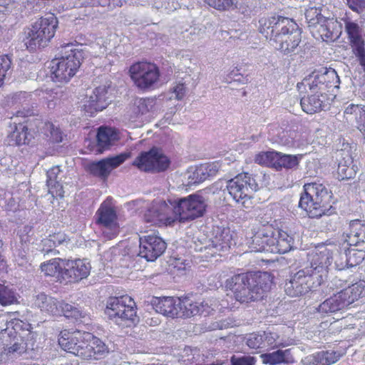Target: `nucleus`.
I'll return each mask as SVG.
<instances>
[{
	"mask_svg": "<svg viewBox=\"0 0 365 365\" xmlns=\"http://www.w3.org/2000/svg\"><path fill=\"white\" fill-rule=\"evenodd\" d=\"M331 250L319 245L309 252L308 264L292 276L284 285L286 294L292 297H299L316 290L327 279Z\"/></svg>",
	"mask_w": 365,
	"mask_h": 365,
	"instance_id": "nucleus-1",
	"label": "nucleus"
},
{
	"mask_svg": "<svg viewBox=\"0 0 365 365\" xmlns=\"http://www.w3.org/2000/svg\"><path fill=\"white\" fill-rule=\"evenodd\" d=\"M259 31L276 50L287 56L295 53L302 40V31L295 21L279 15L261 18Z\"/></svg>",
	"mask_w": 365,
	"mask_h": 365,
	"instance_id": "nucleus-2",
	"label": "nucleus"
},
{
	"mask_svg": "<svg viewBox=\"0 0 365 365\" xmlns=\"http://www.w3.org/2000/svg\"><path fill=\"white\" fill-rule=\"evenodd\" d=\"M37 337L31 324L14 319L0 332V365H12L27 349H34Z\"/></svg>",
	"mask_w": 365,
	"mask_h": 365,
	"instance_id": "nucleus-3",
	"label": "nucleus"
},
{
	"mask_svg": "<svg viewBox=\"0 0 365 365\" xmlns=\"http://www.w3.org/2000/svg\"><path fill=\"white\" fill-rule=\"evenodd\" d=\"M272 277L267 272H246L235 274L225 282V287L230 290L235 299L248 303L263 298L269 291Z\"/></svg>",
	"mask_w": 365,
	"mask_h": 365,
	"instance_id": "nucleus-4",
	"label": "nucleus"
},
{
	"mask_svg": "<svg viewBox=\"0 0 365 365\" xmlns=\"http://www.w3.org/2000/svg\"><path fill=\"white\" fill-rule=\"evenodd\" d=\"M76 41L63 43L60 56L51 63V78L56 82H68L78 70L83 58V53Z\"/></svg>",
	"mask_w": 365,
	"mask_h": 365,
	"instance_id": "nucleus-5",
	"label": "nucleus"
},
{
	"mask_svg": "<svg viewBox=\"0 0 365 365\" xmlns=\"http://www.w3.org/2000/svg\"><path fill=\"white\" fill-rule=\"evenodd\" d=\"M304 193L300 197L299 205L307 212L309 217L318 218L333 213L329 202L331 196L323 184L307 183L304 185Z\"/></svg>",
	"mask_w": 365,
	"mask_h": 365,
	"instance_id": "nucleus-6",
	"label": "nucleus"
},
{
	"mask_svg": "<svg viewBox=\"0 0 365 365\" xmlns=\"http://www.w3.org/2000/svg\"><path fill=\"white\" fill-rule=\"evenodd\" d=\"M57 26V18L53 14L37 20L27 33L25 43L27 48L32 51L47 46L54 36Z\"/></svg>",
	"mask_w": 365,
	"mask_h": 365,
	"instance_id": "nucleus-7",
	"label": "nucleus"
},
{
	"mask_svg": "<svg viewBox=\"0 0 365 365\" xmlns=\"http://www.w3.org/2000/svg\"><path fill=\"white\" fill-rule=\"evenodd\" d=\"M105 313L115 323L120 324L125 322L127 327L137 321L135 303L128 295L110 297L107 302Z\"/></svg>",
	"mask_w": 365,
	"mask_h": 365,
	"instance_id": "nucleus-8",
	"label": "nucleus"
},
{
	"mask_svg": "<svg viewBox=\"0 0 365 365\" xmlns=\"http://www.w3.org/2000/svg\"><path fill=\"white\" fill-rule=\"evenodd\" d=\"M174 212L177 221L186 223L202 217L207 207L205 198L199 194L174 200Z\"/></svg>",
	"mask_w": 365,
	"mask_h": 365,
	"instance_id": "nucleus-9",
	"label": "nucleus"
},
{
	"mask_svg": "<svg viewBox=\"0 0 365 365\" xmlns=\"http://www.w3.org/2000/svg\"><path fill=\"white\" fill-rule=\"evenodd\" d=\"M234 232L228 227L213 228L212 237L199 251L205 252V257L222 256L227 253L234 243Z\"/></svg>",
	"mask_w": 365,
	"mask_h": 365,
	"instance_id": "nucleus-10",
	"label": "nucleus"
},
{
	"mask_svg": "<svg viewBox=\"0 0 365 365\" xmlns=\"http://www.w3.org/2000/svg\"><path fill=\"white\" fill-rule=\"evenodd\" d=\"M255 180L247 173L237 175L227 182V189L232 197L245 207L246 201L250 200L252 193L257 190Z\"/></svg>",
	"mask_w": 365,
	"mask_h": 365,
	"instance_id": "nucleus-11",
	"label": "nucleus"
},
{
	"mask_svg": "<svg viewBox=\"0 0 365 365\" xmlns=\"http://www.w3.org/2000/svg\"><path fill=\"white\" fill-rule=\"evenodd\" d=\"M129 72L135 85L143 90L153 88L160 77L158 67L146 61L134 63L130 66Z\"/></svg>",
	"mask_w": 365,
	"mask_h": 365,
	"instance_id": "nucleus-12",
	"label": "nucleus"
},
{
	"mask_svg": "<svg viewBox=\"0 0 365 365\" xmlns=\"http://www.w3.org/2000/svg\"><path fill=\"white\" fill-rule=\"evenodd\" d=\"M306 86H309L310 93H320L323 97L327 88H338L339 77L334 68H322L314 71L309 78L304 80Z\"/></svg>",
	"mask_w": 365,
	"mask_h": 365,
	"instance_id": "nucleus-13",
	"label": "nucleus"
},
{
	"mask_svg": "<svg viewBox=\"0 0 365 365\" xmlns=\"http://www.w3.org/2000/svg\"><path fill=\"white\" fill-rule=\"evenodd\" d=\"M133 165L141 171L160 173L169 168L170 160L161 150L153 148L148 152H142Z\"/></svg>",
	"mask_w": 365,
	"mask_h": 365,
	"instance_id": "nucleus-14",
	"label": "nucleus"
},
{
	"mask_svg": "<svg viewBox=\"0 0 365 365\" xmlns=\"http://www.w3.org/2000/svg\"><path fill=\"white\" fill-rule=\"evenodd\" d=\"M163 200L153 202L151 207L145 214V220L158 226L171 225L177 221L174 212V201Z\"/></svg>",
	"mask_w": 365,
	"mask_h": 365,
	"instance_id": "nucleus-15",
	"label": "nucleus"
},
{
	"mask_svg": "<svg viewBox=\"0 0 365 365\" xmlns=\"http://www.w3.org/2000/svg\"><path fill=\"white\" fill-rule=\"evenodd\" d=\"M79 357L90 361L104 359L109 353L108 346L99 338L89 332L85 334L84 342L80 349Z\"/></svg>",
	"mask_w": 365,
	"mask_h": 365,
	"instance_id": "nucleus-16",
	"label": "nucleus"
},
{
	"mask_svg": "<svg viewBox=\"0 0 365 365\" xmlns=\"http://www.w3.org/2000/svg\"><path fill=\"white\" fill-rule=\"evenodd\" d=\"M96 222L102 226L103 236L111 240L119 232V227L116 222V214L113 208L103 202L96 214Z\"/></svg>",
	"mask_w": 365,
	"mask_h": 365,
	"instance_id": "nucleus-17",
	"label": "nucleus"
},
{
	"mask_svg": "<svg viewBox=\"0 0 365 365\" xmlns=\"http://www.w3.org/2000/svg\"><path fill=\"white\" fill-rule=\"evenodd\" d=\"M166 249V243L157 235H146L140 237L138 255L148 261H154Z\"/></svg>",
	"mask_w": 365,
	"mask_h": 365,
	"instance_id": "nucleus-18",
	"label": "nucleus"
},
{
	"mask_svg": "<svg viewBox=\"0 0 365 365\" xmlns=\"http://www.w3.org/2000/svg\"><path fill=\"white\" fill-rule=\"evenodd\" d=\"M110 84L106 83L96 88L83 105L84 110L92 116L105 109L111 101L109 94Z\"/></svg>",
	"mask_w": 365,
	"mask_h": 365,
	"instance_id": "nucleus-19",
	"label": "nucleus"
},
{
	"mask_svg": "<svg viewBox=\"0 0 365 365\" xmlns=\"http://www.w3.org/2000/svg\"><path fill=\"white\" fill-rule=\"evenodd\" d=\"M128 158L126 153L107 158L88 165V171L95 177L106 180L111 171L123 163Z\"/></svg>",
	"mask_w": 365,
	"mask_h": 365,
	"instance_id": "nucleus-20",
	"label": "nucleus"
},
{
	"mask_svg": "<svg viewBox=\"0 0 365 365\" xmlns=\"http://www.w3.org/2000/svg\"><path fill=\"white\" fill-rule=\"evenodd\" d=\"M217 304L210 299L202 302H192L188 298L180 299L179 317H192L196 315L207 316L215 310Z\"/></svg>",
	"mask_w": 365,
	"mask_h": 365,
	"instance_id": "nucleus-21",
	"label": "nucleus"
},
{
	"mask_svg": "<svg viewBox=\"0 0 365 365\" xmlns=\"http://www.w3.org/2000/svg\"><path fill=\"white\" fill-rule=\"evenodd\" d=\"M91 269V264L86 259H66L64 280L69 282H78L89 275Z\"/></svg>",
	"mask_w": 365,
	"mask_h": 365,
	"instance_id": "nucleus-22",
	"label": "nucleus"
},
{
	"mask_svg": "<svg viewBox=\"0 0 365 365\" xmlns=\"http://www.w3.org/2000/svg\"><path fill=\"white\" fill-rule=\"evenodd\" d=\"M86 331L64 330L60 333L58 344L64 351L79 357L80 349L84 342Z\"/></svg>",
	"mask_w": 365,
	"mask_h": 365,
	"instance_id": "nucleus-23",
	"label": "nucleus"
},
{
	"mask_svg": "<svg viewBox=\"0 0 365 365\" xmlns=\"http://www.w3.org/2000/svg\"><path fill=\"white\" fill-rule=\"evenodd\" d=\"M277 230L271 225H263L252 237V248L255 252H269L274 243Z\"/></svg>",
	"mask_w": 365,
	"mask_h": 365,
	"instance_id": "nucleus-24",
	"label": "nucleus"
},
{
	"mask_svg": "<svg viewBox=\"0 0 365 365\" xmlns=\"http://www.w3.org/2000/svg\"><path fill=\"white\" fill-rule=\"evenodd\" d=\"M155 311L169 317H179L180 309V298L166 297L155 298L153 302Z\"/></svg>",
	"mask_w": 365,
	"mask_h": 365,
	"instance_id": "nucleus-25",
	"label": "nucleus"
},
{
	"mask_svg": "<svg viewBox=\"0 0 365 365\" xmlns=\"http://www.w3.org/2000/svg\"><path fill=\"white\" fill-rule=\"evenodd\" d=\"M345 31L353 48V51L361 50L364 46V32L363 25L346 17L344 19Z\"/></svg>",
	"mask_w": 365,
	"mask_h": 365,
	"instance_id": "nucleus-26",
	"label": "nucleus"
},
{
	"mask_svg": "<svg viewBox=\"0 0 365 365\" xmlns=\"http://www.w3.org/2000/svg\"><path fill=\"white\" fill-rule=\"evenodd\" d=\"M337 169L336 177L339 180L354 177L356 172L352 166L353 160L348 151L341 150L336 153Z\"/></svg>",
	"mask_w": 365,
	"mask_h": 365,
	"instance_id": "nucleus-27",
	"label": "nucleus"
},
{
	"mask_svg": "<svg viewBox=\"0 0 365 365\" xmlns=\"http://www.w3.org/2000/svg\"><path fill=\"white\" fill-rule=\"evenodd\" d=\"M354 248H349L344 252V255H341V258H345V262H335L336 269L343 270L346 268L354 267L360 264L365 258V249L363 246H354Z\"/></svg>",
	"mask_w": 365,
	"mask_h": 365,
	"instance_id": "nucleus-28",
	"label": "nucleus"
},
{
	"mask_svg": "<svg viewBox=\"0 0 365 365\" xmlns=\"http://www.w3.org/2000/svg\"><path fill=\"white\" fill-rule=\"evenodd\" d=\"M346 241L351 247L363 246L365 249V221L355 220L350 222Z\"/></svg>",
	"mask_w": 365,
	"mask_h": 365,
	"instance_id": "nucleus-29",
	"label": "nucleus"
},
{
	"mask_svg": "<svg viewBox=\"0 0 365 365\" xmlns=\"http://www.w3.org/2000/svg\"><path fill=\"white\" fill-rule=\"evenodd\" d=\"M346 307H348V304L340 290L321 303L318 307V312L322 314H331L340 311Z\"/></svg>",
	"mask_w": 365,
	"mask_h": 365,
	"instance_id": "nucleus-30",
	"label": "nucleus"
},
{
	"mask_svg": "<svg viewBox=\"0 0 365 365\" xmlns=\"http://www.w3.org/2000/svg\"><path fill=\"white\" fill-rule=\"evenodd\" d=\"M34 304L40 309L42 312H45L52 316L59 315V301L50 295L44 293L37 294L34 299Z\"/></svg>",
	"mask_w": 365,
	"mask_h": 365,
	"instance_id": "nucleus-31",
	"label": "nucleus"
},
{
	"mask_svg": "<svg viewBox=\"0 0 365 365\" xmlns=\"http://www.w3.org/2000/svg\"><path fill=\"white\" fill-rule=\"evenodd\" d=\"M294 238L287 232L277 230L274 243L269 252L273 253L284 254L290 251L294 247Z\"/></svg>",
	"mask_w": 365,
	"mask_h": 365,
	"instance_id": "nucleus-32",
	"label": "nucleus"
},
{
	"mask_svg": "<svg viewBox=\"0 0 365 365\" xmlns=\"http://www.w3.org/2000/svg\"><path fill=\"white\" fill-rule=\"evenodd\" d=\"M96 137L100 152H102L101 150L109 149L119 140V134L116 130L104 126L98 128Z\"/></svg>",
	"mask_w": 365,
	"mask_h": 365,
	"instance_id": "nucleus-33",
	"label": "nucleus"
},
{
	"mask_svg": "<svg viewBox=\"0 0 365 365\" xmlns=\"http://www.w3.org/2000/svg\"><path fill=\"white\" fill-rule=\"evenodd\" d=\"M66 259L54 258L41 264V272L46 275L64 280Z\"/></svg>",
	"mask_w": 365,
	"mask_h": 365,
	"instance_id": "nucleus-34",
	"label": "nucleus"
},
{
	"mask_svg": "<svg viewBox=\"0 0 365 365\" xmlns=\"http://www.w3.org/2000/svg\"><path fill=\"white\" fill-rule=\"evenodd\" d=\"M344 116L348 122L354 121L357 129H364L365 125V107L359 104L351 103L344 111Z\"/></svg>",
	"mask_w": 365,
	"mask_h": 365,
	"instance_id": "nucleus-35",
	"label": "nucleus"
},
{
	"mask_svg": "<svg viewBox=\"0 0 365 365\" xmlns=\"http://www.w3.org/2000/svg\"><path fill=\"white\" fill-rule=\"evenodd\" d=\"M302 158V154L289 155L277 152L274 168L277 170H280L282 168L296 170Z\"/></svg>",
	"mask_w": 365,
	"mask_h": 365,
	"instance_id": "nucleus-36",
	"label": "nucleus"
},
{
	"mask_svg": "<svg viewBox=\"0 0 365 365\" xmlns=\"http://www.w3.org/2000/svg\"><path fill=\"white\" fill-rule=\"evenodd\" d=\"M262 364L268 365H277L293 362L290 349H278L273 352L262 353L260 355Z\"/></svg>",
	"mask_w": 365,
	"mask_h": 365,
	"instance_id": "nucleus-37",
	"label": "nucleus"
},
{
	"mask_svg": "<svg viewBox=\"0 0 365 365\" xmlns=\"http://www.w3.org/2000/svg\"><path fill=\"white\" fill-rule=\"evenodd\" d=\"M16 124L15 129L8 135L9 144L11 145H25L30 142L33 135L28 131L26 125L21 123Z\"/></svg>",
	"mask_w": 365,
	"mask_h": 365,
	"instance_id": "nucleus-38",
	"label": "nucleus"
},
{
	"mask_svg": "<svg viewBox=\"0 0 365 365\" xmlns=\"http://www.w3.org/2000/svg\"><path fill=\"white\" fill-rule=\"evenodd\" d=\"M320 93H311L306 97H303L300 101V106L304 112L308 114H314L318 113L323 109L324 100Z\"/></svg>",
	"mask_w": 365,
	"mask_h": 365,
	"instance_id": "nucleus-39",
	"label": "nucleus"
},
{
	"mask_svg": "<svg viewBox=\"0 0 365 365\" xmlns=\"http://www.w3.org/2000/svg\"><path fill=\"white\" fill-rule=\"evenodd\" d=\"M299 137V133L294 129H281L277 133L276 141L289 148H298L301 145Z\"/></svg>",
	"mask_w": 365,
	"mask_h": 365,
	"instance_id": "nucleus-40",
	"label": "nucleus"
},
{
	"mask_svg": "<svg viewBox=\"0 0 365 365\" xmlns=\"http://www.w3.org/2000/svg\"><path fill=\"white\" fill-rule=\"evenodd\" d=\"M153 98H136L131 106L130 120L135 121L140 115L148 113L154 106Z\"/></svg>",
	"mask_w": 365,
	"mask_h": 365,
	"instance_id": "nucleus-41",
	"label": "nucleus"
},
{
	"mask_svg": "<svg viewBox=\"0 0 365 365\" xmlns=\"http://www.w3.org/2000/svg\"><path fill=\"white\" fill-rule=\"evenodd\" d=\"M349 305L365 296V281L360 280L347 288L341 290Z\"/></svg>",
	"mask_w": 365,
	"mask_h": 365,
	"instance_id": "nucleus-42",
	"label": "nucleus"
},
{
	"mask_svg": "<svg viewBox=\"0 0 365 365\" xmlns=\"http://www.w3.org/2000/svg\"><path fill=\"white\" fill-rule=\"evenodd\" d=\"M286 346L278 334L269 331L262 332V353Z\"/></svg>",
	"mask_w": 365,
	"mask_h": 365,
	"instance_id": "nucleus-43",
	"label": "nucleus"
},
{
	"mask_svg": "<svg viewBox=\"0 0 365 365\" xmlns=\"http://www.w3.org/2000/svg\"><path fill=\"white\" fill-rule=\"evenodd\" d=\"M64 241L65 236L61 233L51 235L48 237L41 240L40 245L41 251L45 254L53 253L56 255L58 252L55 250V247Z\"/></svg>",
	"mask_w": 365,
	"mask_h": 365,
	"instance_id": "nucleus-44",
	"label": "nucleus"
},
{
	"mask_svg": "<svg viewBox=\"0 0 365 365\" xmlns=\"http://www.w3.org/2000/svg\"><path fill=\"white\" fill-rule=\"evenodd\" d=\"M344 352L334 350L323 351L314 354V363L315 365H331L336 362Z\"/></svg>",
	"mask_w": 365,
	"mask_h": 365,
	"instance_id": "nucleus-45",
	"label": "nucleus"
},
{
	"mask_svg": "<svg viewBox=\"0 0 365 365\" xmlns=\"http://www.w3.org/2000/svg\"><path fill=\"white\" fill-rule=\"evenodd\" d=\"M337 22L333 19L326 18V21L318 24L317 31L323 41H334L337 38V34L334 31V26Z\"/></svg>",
	"mask_w": 365,
	"mask_h": 365,
	"instance_id": "nucleus-46",
	"label": "nucleus"
},
{
	"mask_svg": "<svg viewBox=\"0 0 365 365\" xmlns=\"http://www.w3.org/2000/svg\"><path fill=\"white\" fill-rule=\"evenodd\" d=\"M305 19L309 27H317L318 24L326 21V18L322 14V7L310 5L305 11Z\"/></svg>",
	"mask_w": 365,
	"mask_h": 365,
	"instance_id": "nucleus-47",
	"label": "nucleus"
},
{
	"mask_svg": "<svg viewBox=\"0 0 365 365\" xmlns=\"http://www.w3.org/2000/svg\"><path fill=\"white\" fill-rule=\"evenodd\" d=\"M18 295L9 285L0 284V304L7 306L17 302Z\"/></svg>",
	"mask_w": 365,
	"mask_h": 365,
	"instance_id": "nucleus-48",
	"label": "nucleus"
},
{
	"mask_svg": "<svg viewBox=\"0 0 365 365\" xmlns=\"http://www.w3.org/2000/svg\"><path fill=\"white\" fill-rule=\"evenodd\" d=\"M39 129L45 135L49 137L52 141L58 143L62 140V135L60 130L58 128H56L53 123L50 122L41 123V126Z\"/></svg>",
	"mask_w": 365,
	"mask_h": 365,
	"instance_id": "nucleus-49",
	"label": "nucleus"
},
{
	"mask_svg": "<svg viewBox=\"0 0 365 365\" xmlns=\"http://www.w3.org/2000/svg\"><path fill=\"white\" fill-rule=\"evenodd\" d=\"M200 356V350L197 348L185 346L180 353V361L185 365H190L197 361Z\"/></svg>",
	"mask_w": 365,
	"mask_h": 365,
	"instance_id": "nucleus-50",
	"label": "nucleus"
},
{
	"mask_svg": "<svg viewBox=\"0 0 365 365\" xmlns=\"http://www.w3.org/2000/svg\"><path fill=\"white\" fill-rule=\"evenodd\" d=\"M58 307L59 309L58 316L63 315L67 318L71 317L76 319L82 317L81 311L71 304L59 301V306Z\"/></svg>",
	"mask_w": 365,
	"mask_h": 365,
	"instance_id": "nucleus-51",
	"label": "nucleus"
},
{
	"mask_svg": "<svg viewBox=\"0 0 365 365\" xmlns=\"http://www.w3.org/2000/svg\"><path fill=\"white\" fill-rule=\"evenodd\" d=\"M61 170L58 166H54L47 171V186L48 187L49 192L53 193L52 189H57L61 186L58 180V176L60 174Z\"/></svg>",
	"mask_w": 365,
	"mask_h": 365,
	"instance_id": "nucleus-52",
	"label": "nucleus"
},
{
	"mask_svg": "<svg viewBox=\"0 0 365 365\" xmlns=\"http://www.w3.org/2000/svg\"><path fill=\"white\" fill-rule=\"evenodd\" d=\"M81 5L86 6H108L112 9L116 6H121L123 3L121 0H83L81 3Z\"/></svg>",
	"mask_w": 365,
	"mask_h": 365,
	"instance_id": "nucleus-53",
	"label": "nucleus"
},
{
	"mask_svg": "<svg viewBox=\"0 0 365 365\" xmlns=\"http://www.w3.org/2000/svg\"><path fill=\"white\" fill-rule=\"evenodd\" d=\"M245 343L250 349L262 353V332H254L247 335Z\"/></svg>",
	"mask_w": 365,
	"mask_h": 365,
	"instance_id": "nucleus-54",
	"label": "nucleus"
},
{
	"mask_svg": "<svg viewBox=\"0 0 365 365\" xmlns=\"http://www.w3.org/2000/svg\"><path fill=\"white\" fill-rule=\"evenodd\" d=\"M276 151L262 152L256 155L255 162L259 165H272L274 167V163L276 158Z\"/></svg>",
	"mask_w": 365,
	"mask_h": 365,
	"instance_id": "nucleus-55",
	"label": "nucleus"
},
{
	"mask_svg": "<svg viewBox=\"0 0 365 365\" xmlns=\"http://www.w3.org/2000/svg\"><path fill=\"white\" fill-rule=\"evenodd\" d=\"M205 3L218 11L230 10L233 6L232 0H203Z\"/></svg>",
	"mask_w": 365,
	"mask_h": 365,
	"instance_id": "nucleus-56",
	"label": "nucleus"
},
{
	"mask_svg": "<svg viewBox=\"0 0 365 365\" xmlns=\"http://www.w3.org/2000/svg\"><path fill=\"white\" fill-rule=\"evenodd\" d=\"M11 60L8 56H0V87L11 68Z\"/></svg>",
	"mask_w": 365,
	"mask_h": 365,
	"instance_id": "nucleus-57",
	"label": "nucleus"
},
{
	"mask_svg": "<svg viewBox=\"0 0 365 365\" xmlns=\"http://www.w3.org/2000/svg\"><path fill=\"white\" fill-rule=\"evenodd\" d=\"M256 359L251 356H235L230 359V365H255Z\"/></svg>",
	"mask_w": 365,
	"mask_h": 365,
	"instance_id": "nucleus-58",
	"label": "nucleus"
},
{
	"mask_svg": "<svg viewBox=\"0 0 365 365\" xmlns=\"http://www.w3.org/2000/svg\"><path fill=\"white\" fill-rule=\"evenodd\" d=\"M171 91L172 96H170V99L175 98L180 101L185 96L187 88L184 83H178L172 88Z\"/></svg>",
	"mask_w": 365,
	"mask_h": 365,
	"instance_id": "nucleus-59",
	"label": "nucleus"
},
{
	"mask_svg": "<svg viewBox=\"0 0 365 365\" xmlns=\"http://www.w3.org/2000/svg\"><path fill=\"white\" fill-rule=\"evenodd\" d=\"M197 168H190L185 175L187 179V185H191L194 184L200 183V179L197 174Z\"/></svg>",
	"mask_w": 365,
	"mask_h": 365,
	"instance_id": "nucleus-60",
	"label": "nucleus"
},
{
	"mask_svg": "<svg viewBox=\"0 0 365 365\" xmlns=\"http://www.w3.org/2000/svg\"><path fill=\"white\" fill-rule=\"evenodd\" d=\"M349 7L358 14L365 10V0H347Z\"/></svg>",
	"mask_w": 365,
	"mask_h": 365,
	"instance_id": "nucleus-61",
	"label": "nucleus"
},
{
	"mask_svg": "<svg viewBox=\"0 0 365 365\" xmlns=\"http://www.w3.org/2000/svg\"><path fill=\"white\" fill-rule=\"evenodd\" d=\"M53 94H56V93H53L52 90L40 91L38 93L39 96L48 102V108H52L55 106L53 103L55 96Z\"/></svg>",
	"mask_w": 365,
	"mask_h": 365,
	"instance_id": "nucleus-62",
	"label": "nucleus"
},
{
	"mask_svg": "<svg viewBox=\"0 0 365 365\" xmlns=\"http://www.w3.org/2000/svg\"><path fill=\"white\" fill-rule=\"evenodd\" d=\"M205 170L209 174L210 178L215 176L221 168V165L219 162H213L210 163L203 164Z\"/></svg>",
	"mask_w": 365,
	"mask_h": 365,
	"instance_id": "nucleus-63",
	"label": "nucleus"
},
{
	"mask_svg": "<svg viewBox=\"0 0 365 365\" xmlns=\"http://www.w3.org/2000/svg\"><path fill=\"white\" fill-rule=\"evenodd\" d=\"M354 54L359 58L360 65L363 67L364 71H365V48L364 46L361 47V50H355L354 51Z\"/></svg>",
	"mask_w": 365,
	"mask_h": 365,
	"instance_id": "nucleus-64",
	"label": "nucleus"
}]
</instances>
